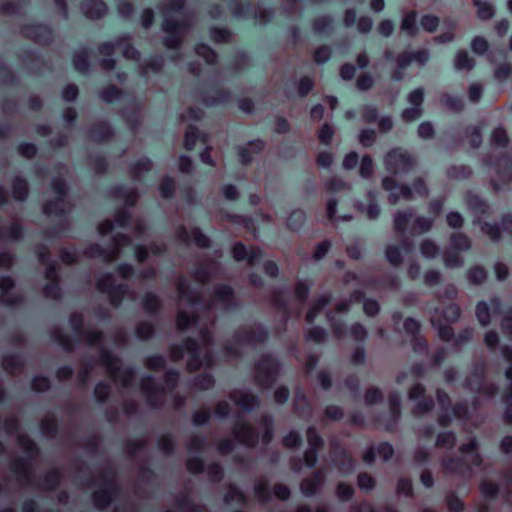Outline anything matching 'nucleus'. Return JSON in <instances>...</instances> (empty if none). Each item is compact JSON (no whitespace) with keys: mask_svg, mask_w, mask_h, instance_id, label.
Instances as JSON below:
<instances>
[{"mask_svg":"<svg viewBox=\"0 0 512 512\" xmlns=\"http://www.w3.org/2000/svg\"><path fill=\"white\" fill-rule=\"evenodd\" d=\"M178 314L177 326L180 330L196 329L199 341L189 338L184 346H173L170 356L173 360L181 359L184 352L188 354L187 368L189 371L201 367H209L213 363L211 354L212 340L209 328L214 324L215 310H228L235 305V297L229 286H219L213 297L204 303L198 292L191 290L186 279L178 282Z\"/></svg>","mask_w":512,"mask_h":512,"instance_id":"nucleus-1","label":"nucleus"},{"mask_svg":"<svg viewBox=\"0 0 512 512\" xmlns=\"http://www.w3.org/2000/svg\"><path fill=\"white\" fill-rule=\"evenodd\" d=\"M70 324L77 338H84L88 345L95 346L98 351L97 363L105 368L107 373L123 387H127L134 376V371L129 367H122L120 360L105 350L102 345V336L96 331L89 329L82 333L83 317L79 313L70 316Z\"/></svg>","mask_w":512,"mask_h":512,"instance_id":"nucleus-2","label":"nucleus"},{"mask_svg":"<svg viewBox=\"0 0 512 512\" xmlns=\"http://www.w3.org/2000/svg\"><path fill=\"white\" fill-rule=\"evenodd\" d=\"M184 0H170L163 10V31L168 34L164 45L168 49H177L190 25L183 11Z\"/></svg>","mask_w":512,"mask_h":512,"instance_id":"nucleus-3","label":"nucleus"},{"mask_svg":"<svg viewBox=\"0 0 512 512\" xmlns=\"http://www.w3.org/2000/svg\"><path fill=\"white\" fill-rule=\"evenodd\" d=\"M311 284L307 281H298L294 291L278 290L273 294V303L276 307L283 309L287 314L299 315L305 302Z\"/></svg>","mask_w":512,"mask_h":512,"instance_id":"nucleus-4","label":"nucleus"},{"mask_svg":"<svg viewBox=\"0 0 512 512\" xmlns=\"http://www.w3.org/2000/svg\"><path fill=\"white\" fill-rule=\"evenodd\" d=\"M266 338L267 331L260 325L243 327L236 332L233 342L226 347V351L230 357H235L244 346L263 342Z\"/></svg>","mask_w":512,"mask_h":512,"instance_id":"nucleus-5","label":"nucleus"},{"mask_svg":"<svg viewBox=\"0 0 512 512\" xmlns=\"http://www.w3.org/2000/svg\"><path fill=\"white\" fill-rule=\"evenodd\" d=\"M430 321L432 326L437 330L439 338L445 342L453 341L454 346L457 348H461L473 338L474 331L472 328H465L454 337L453 328L450 325H444L442 323L438 308L431 313Z\"/></svg>","mask_w":512,"mask_h":512,"instance_id":"nucleus-6","label":"nucleus"},{"mask_svg":"<svg viewBox=\"0 0 512 512\" xmlns=\"http://www.w3.org/2000/svg\"><path fill=\"white\" fill-rule=\"evenodd\" d=\"M384 166L390 174L401 176L409 173L414 168L415 160L407 151L395 148L385 155Z\"/></svg>","mask_w":512,"mask_h":512,"instance_id":"nucleus-7","label":"nucleus"},{"mask_svg":"<svg viewBox=\"0 0 512 512\" xmlns=\"http://www.w3.org/2000/svg\"><path fill=\"white\" fill-rule=\"evenodd\" d=\"M436 397L441 412L438 416V423L441 426H447L451 423L453 417L458 419H465L468 415L467 406L463 403L451 407L449 395L442 389L436 390Z\"/></svg>","mask_w":512,"mask_h":512,"instance_id":"nucleus-8","label":"nucleus"},{"mask_svg":"<svg viewBox=\"0 0 512 512\" xmlns=\"http://www.w3.org/2000/svg\"><path fill=\"white\" fill-rule=\"evenodd\" d=\"M97 288L103 293H107L110 302L118 306L124 298L135 300V293L125 285H115V278L112 274H105L97 283Z\"/></svg>","mask_w":512,"mask_h":512,"instance_id":"nucleus-9","label":"nucleus"},{"mask_svg":"<svg viewBox=\"0 0 512 512\" xmlns=\"http://www.w3.org/2000/svg\"><path fill=\"white\" fill-rule=\"evenodd\" d=\"M52 191L55 194L54 200H49L43 207V212L47 216H60L71 209V204L65 199L67 187L64 181L55 178L51 184Z\"/></svg>","mask_w":512,"mask_h":512,"instance_id":"nucleus-10","label":"nucleus"},{"mask_svg":"<svg viewBox=\"0 0 512 512\" xmlns=\"http://www.w3.org/2000/svg\"><path fill=\"white\" fill-rule=\"evenodd\" d=\"M113 244L111 249H103L98 244L91 245L84 251V255L87 258H101L105 262H112L116 260L122 247L131 244V240L125 235H116Z\"/></svg>","mask_w":512,"mask_h":512,"instance_id":"nucleus-11","label":"nucleus"},{"mask_svg":"<svg viewBox=\"0 0 512 512\" xmlns=\"http://www.w3.org/2000/svg\"><path fill=\"white\" fill-rule=\"evenodd\" d=\"M484 364L478 363L472 369L470 375L466 378L464 386L470 391L476 392L479 397L493 396L497 388L494 384L484 382Z\"/></svg>","mask_w":512,"mask_h":512,"instance_id":"nucleus-12","label":"nucleus"},{"mask_svg":"<svg viewBox=\"0 0 512 512\" xmlns=\"http://www.w3.org/2000/svg\"><path fill=\"white\" fill-rule=\"evenodd\" d=\"M279 365L270 355L262 356L255 366V380L261 387H269L276 380Z\"/></svg>","mask_w":512,"mask_h":512,"instance_id":"nucleus-13","label":"nucleus"},{"mask_svg":"<svg viewBox=\"0 0 512 512\" xmlns=\"http://www.w3.org/2000/svg\"><path fill=\"white\" fill-rule=\"evenodd\" d=\"M408 399L415 402L412 413L415 416H422L432 410L434 401L431 397L425 396V387L420 384H414L408 391Z\"/></svg>","mask_w":512,"mask_h":512,"instance_id":"nucleus-14","label":"nucleus"},{"mask_svg":"<svg viewBox=\"0 0 512 512\" xmlns=\"http://www.w3.org/2000/svg\"><path fill=\"white\" fill-rule=\"evenodd\" d=\"M37 254H38L39 260L43 264L47 265L45 275L48 280H51V283L46 285L44 288V295L47 298L58 299L60 297L61 290L56 281L57 280V272H56L55 264L50 263L47 260V258H46L47 253H46L45 247H39L37 249Z\"/></svg>","mask_w":512,"mask_h":512,"instance_id":"nucleus-15","label":"nucleus"},{"mask_svg":"<svg viewBox=\"0 0 512 512\" xmlns=\"http://www.w3.org/2000/svg\"><path fill=\"white\" fill-rule=\"evenodd\" d=\"M441 472L446 476L464 479L471 476L472 470L461 458L445 456L441 459Z\"/></svg>","mask_w":512,"mask_h":512,"instance_id":"nucleus-16","label":"nucleus"},{"mask_svg":"<svg viewBox=\"0 0 512 512\" xmlns=\"http://www.w3.org/2000/svg\"><path fill=\"white\" fill-rule=\"evenodd\" d=\"M382 188L388 192L390 204H396L400 199L411 200L413 191L406 184H399L393 177L387 176L382 180Z\"/></svg>","mask_w":512,"mask_h":512,"instance_id":"nucleus-17","label":"nucleus"},{"mask_svg":"<svg viewBox=\"0 0 512 512\" xmlns=\"http://www.w3.org/2000/svg\"><path fill=\"white\" fill-rule=\"evenodd\" d=\"M116 48H121L123 56L127 59H139L140 53L130 44V38L127 35L121 36L113 42L103 43L100 46V53L110 56Z\"/></svg>","mask_w":512,"mask_h":512,"instance_id":"nucleus-18","label":"nucleus"},{"mask_svg":"<svg viewBox=\"0 0 512 512\" xmlns=\"http://www.w3.org/2000/svg\"><path fill=\"white\" fill-rule=\"evenodd\" d=\"M308 449L304 452V462L309 468L314 467L317 463V451L323 446V439L317 433L314 426H309L306 431Z\"/></svg>","mask_w":512,"mask_h":512,"instance_id":"nucleus-19","label":"nucleus"},{"mask_svg":"<svg viewBox=\"0 0 512 512\" xmlns=\"http://www.w3.org/2000/svg\"><path fill=\"white\" fill-rule=\"evenodd\" d=\"M141 389L146 396L149 405L156 407L162 404L164 391L155 384L152 377H144L142 379Z\"/></svg>","mask_w":512,"mask_h":512,"instance_id":"nucleus-20","label":"nucleus"},{"mask_svg":"<svg viewBox=\"0 0 512 512\" xmlns=\"http://www.w3.org/2000/svg\"><path fill=\"white\" fill-rule=\"evenodd\" d=\"M330 457L332 462L337 466L339 472L343 475L353 471L354 465L346 451L337 444H332Z\"/></svg>","mask_w":512,"mask_h":512,"instance_id":"nucleus-21","label":"nucleus"},{"mask_svg":"<svg viewBox=\"0 0 512 512\" xmlns=\"http://www.w3.org/2000/svg\"><path fill=\"white\" fill-rule=\"evenodd\" d=\"M500 310V300L493 298L490 300V304L480 301L476 307V317L482 326H486L490 323L491 316L497 314Z\"/></svg>","mask_w":512,"mask_h":512,"instance_id":"nucleus-22","label":"nucleus"},{"mask_svg":"<svg viewBox=\"0 0 512 512\" xmlns=\"http://www.w3.org/2000/svg\"><path fill=\"white\" fill-rule=\"evenodd\" d=\"M496 178H492L495 190L501 189V184H507L512 180V160L503 158L496 163Z\"/></svg>","mask_w":512,"mask_h":512,"instance_id":"nucleus-23","label":"nucleus"},{"mask_svg":"<svg viewBox=\"0 0 512 512\" xmlns=\"http://www.w3.org/2000/svg\"><path fill=\"white\" fill-rule=\"evenodd\" d=\"M177 237L181 242L185 244L194 242L197 246L202 248L209 246L210 242L209 238L204 235L198 228L191 229V232L189 233L184 226H181L177 229Z\"/></svg>","mask_w":512,"mask_h":512,"instance_id":"nucleus-24","label":"nucleus"},{"mask_svg":"<svg viewBox=\"0 0 512 512\" xmlns=\"http://www.w3.org/2000/svg\"><path fill=\"white\" fill-rule=\"evenodd\" d=\"M115 480L113 476L107 477L104 482V487L98 489L94 493V504L98 508L106 507L112 500L113 493L115 491Z\"/></svg>","mask_w":512,"mask_h":512,"instance_id":"nucleus-25","label":"nucleus"},{"mask_svg":"<svg viewBox=\"0 0 512 512\" xmlns=\"http://www.w3.org/2000/svg\"><path fill=\"white\" fill-rule=\"evenodd\" d=\"M324 482L325 472L323 470H318L314 472V474L311 477L306 478L301 482V493L307 497L313 496L322 488Z\"/></svg>","mask_w":512,"mask_h":512,"instance_id":"nucleus-26","label":"nucleus"},{"mask_svg":"<svg viewBox=\"0 0 512 512\" xmlns=\"http://www.w3.org/2000/svg\"><path fill=\"white\" fill-rule=\"evenodd\" d=\"M23 33L39 44H48L52 40V30L42 24H33L24 28Z\"/></svg>","mask_w":512,"mask_h":512,"instance_id":"nucleus-27","label":"nucleus"},{"mask_svg":"<svg viewBox=\"0 0 512 512\" xmlns=\"http://www.w3.org/2000/svg\"><path fill=\"white\" fill-rule=\"evenodd\" d=\"M465 202L474 215L473 224H480L481 217L486 214L489 209L488 204L472 193L466 195Z\"/></svg>","mask_w":512,"mask_h":512,"instance_id":"nucleus-28","label":"nucleus"},{"mask_svg":"<svg viewBox=\"0 0 512 512\" xmlns=\"http://www.w3.org/2000/svg\"><path fill=\"white\" fill-rule=\"evenodd\" d=\"M393 455V447L387 442L380 443L377 447H369L364 454V461L368 464L372 463L376 456L383 461L388 460Z\"/></svg>","mask_w":512,"mask_h":512,"instance_id":"nucleus-29","label":"nucleus"},{"mask_svg":"<svg viewBox=\"0 0 512 512\" xmlns=\"http://www.w3.org/2000/svg\"><path fill=\"white\" fill-rule=\"evenodd\" d=\"M233 434L240 443L246 446H254L258 441V434L244 423H237Z\"/></svg>","mask_w":512,"mask_h":512,"instance_id":"nucleus-30","label":"nucleus"},{"mask_svg":"<svg viewBox=\"0 0 512 512\" xmlns=\"http://www.w3.org/2000/svg\"><path fill=\"white\" fill-rule=\"evenodd\" d=\"M230 398L244 410H252L258 405L257 398L245 390H234Z\"/></svg>","mask_w":512,"mask_h":512,"instance_id":"nucleus-31","label":"nucleus"},{"mask_svg":"<svg viewBox=\"0 0 512 512\" xmlns=\"http://www.w3.org/2000/svg\"><path fill=\"white\" fill-rule=\"evenodd\" d=\"M82 12L89 19H97L106 13V5L101 0H85L82 3Z\"/></svg>","mask_w":512,"mask_h":512,"instance_id":"nucleus-32","label":"nucleus"},{"mask_svg":"<svg viewBox=\"0 0 512 512\" xmlns=\"http://www.w3.org/2000/svg\"><path fill=\"white\" fill-rule=\"evenodd\" d=\"M232 254L235 260L241 261L244 259L248 260V263L253 265L262 255V251L258 248L251 249L247 252L245 246L238 242L232 248Z\"/></svg>","mask_w":512,"mask_h":512,"instance_id":"nucleus-33","label":"nucleus"},{"mask_svg":"<svg viewBox=\"0 0 512 512\" xmlns=\"http://www.w3.org/2000/svg\"><path fill=\"white\" fill-rule=\"evenodd\" d=\"M264 148V143L261 140H254L244 146L239 147L238 154L240 161L243 164H248L253 160L255 154H258Z\"/></svg>","mask_w":512,"mask_h":512,"instance_id":"nucleus-34","label":"nucleus"},{"mask_svg":"<svg viewBox=\"0 0 512 512\" xmlns=\"http://www.w3.org/2000/svg\"><path fill=\"white\" fill-rule=\"evenodd\" d=\"M0 302L9 305L18 302V297L14 293V283L9 277L0 278Z\"/></svg>","mask_w":512,"mask_h":512,"instance_id":"nucleus-35","label":"nucleus"},{"mask_svg":"<svg viewBox=\"0 0 512 512\" xmlns=\"http://www.w3.org/2000/svg\"><path fill=\"white\" fill-rule=\"evenodd\" d=\"M414 217V212L412 209H407L405 211H397L393 217L394 230L397 234L404 236L407 231L408 224Z\"/></svg>","mask_w":512,"mask_h":512,"instance_id":"nucleus-36","label":"nucleus"},{"mask_svg":"<svg viewBox=\"0 0 512 512\" xmlns=\"http://www.w3.org/2000/svg\"><path fill=\"white\" fill-rule=\"evenodd\" d=\"M478 442L476 438L470 439L467 444H463L459 447V451L470 461L474 466H480L482 458L477 452Z\"/></svg>","mask_w":512,"mask_h":512,"instance_id":"nucleus-37","label":"nucleus"},{"mask_svg":"<svg viewBox=\"0 0 512 512\" xmlns=\"http://www.w3.org/2000/svg\"><path fill=\"white\" fill-rule=\"evenodd\" d=\"M294 410L297 415L304 419H309L312 415V408L303 392L298 390L293 400Z\"/></svg>","mask_w":512,"mask_h":512,"instance_id":"nucleus-38","label":"nucleus"},{"mask_svg":"<svg viewBox=\"0 0 512 512\" xmlns=\"http://www.w3.org/2000/svg\"><path fill=\"white\" fill-rule=\"evenodd\" d=\"M367 197L369 199V204L367 206L360 202L356 203L355 206L361 213L365 214L367 218L374 220L378 218L380 214V208L375 201V194L372 191L367 193Z\"/></svg>","mask_w":512,"mask_h":512,"instance_id":"nucleus-39","label":"nucleus"},{"mask_svg":"<svg viewBox=\"0 0 512 512\" xmlns=\"http://www.w3.org/2000/svg\"><path fill=\"white\" fill-rule=\"evenodd\" d=\"M331 300V295L326 293V294H323L321 296H319L318 298H316L311 306V308L309 309V311L307 312L306 314V321L308 323H312L317 314L320 313L323 308L330 302Z\"/></svg>","mask_w":512,"mask_h":512,"instance_id":"nucleus-40","label":"nucleus"},{"mask_svg":"<svg viewBox=\"0 0 512 512\" xmlns=\"http://www.w3.org/2000/svg\"><path fill=\"white\" fill-rule=\"evenodd\" d=\"M400 404H401V397L398 393L396 392H392L390 393L389 395V407H390V414H391V422L390 423H387L385 425V428L387 430H391L394 426V424L396 423V421L398 420L399 416H400V412H401V408H400Z\"/></svg>","mask_w":512,"mask_h":512,"instance_id":"nucleus-41","label":"nucleus"},{"mask_svg":"<svg viewBox=\"0 0 512 512\" xmlns=\"http://www.w3.org/2000/svg\"><path fill=\"white\" fill-rule=\"evenodd\" d=\"M451 248L458 251H468L472 247L471 239L464 233H452L450 235Z\"/></svg>","mask_w":512,"mask_h":512,"instance_id":"nucleus-42","label":"nucleus"},{"mask_svg":"<svg viewBox=\"0 0 512 512\" xmlns=\"http://www.w3.org/2000/svg\"><path fill=\"white\" fill-rule=\"evenodd\" d=\"M218 271V264L210 262L204 266H200L193 274L196 281L204 283L208 281L212 275Z\"/></svg>","mask_w":512,"mask_h":512,"instance_id":"nucleus-43","label":"nucleus"},{"mask_svg":"<svg viewBox=\"0 0 512 512\" xmlns=\"http://www.w3.org/2000/svg\"><path fill=\"white\" fill-rule=\"evenodd\" d=\"M151 168L152 162L148 158H141L131 165L130 172L135 180H140Z\"/></svg>","mask_w":512,"mask_h":512,"instance_id":"nucleus-44","label":"nucleus"},{"mask_svg":"<svg viewBox=\"0 0 512 512\" xmlns=\"http://www.w3.org/2000/svg\"><path fill=\"white\" fill-rule=\"evenodd\" d=\"M502 356L510 363V366L505 371L506 379L508 380V388L506 391V398L512 399V347L503 346L501 348Z\"/></svg>","mask_w":512,"mask_h":512,"instance_id":"nucleus-45","label":"nucleus"},{"mask_svg":"<svg viewBox=\"0 0 512 512\" xmlns=\"http://www.w3.org/2000/svg\"><path fill=\"white\" fill-rule=\"evenodd\" d=\"M416 17V12L410 11L406 13L402 18L401 30L406 32L410 36H414L418 32V28L416 25Z\"/></svg>","mask_w":512,"mask_h":512,"instance_id":"nucleus-46","label":"nucleus"},{"mask_svg":"<svg viewBox=\"0 0 512 512\" xmlns=\"http://www.w3.org/2000/svg\"><path fill=\"white\" fill-rule=\"evenodd\" d=\"M304 221H305L304 211L301 209H295L290 213V215L287 219L286 226L291 231H298L302 227Z\"/></svg>","mask_w":512,"mask_h":512,"instance_id":"nucleus-47","label":"nucleus"},{"mask_svg":"<svg viewBox=\"0 0 512 512\" xmlns=\"http://www.w3.org/2000/svg\"><path fill=\"white\" fill-rule=\"evenodd\" d=\"M475 65L474 59L469 57L464 50L458 51L455 57L454 66L456 70H471Z\"/></svg>","mask_w":512,"mask_h":512,"instance_id":"nucleus-48","label":"nucleus"},{"mask_svg":"<svg viewBox=\"0 0 512 512\" xmlns=\"http://www.w3.org/2000/svg\"><path fill=\"white\" fill-rule=\"evenodd\" d=\"M443 262L448 268H459L464 265V259L454 249H449L444 252Z\"/></svg>","mask_w":512,"mask_h":512,"instance_id":"nucleus-49","label":"nucleus"},{"mask_svg":"<svg viewBox=\"0 0 512 512\" xmlns=\"http://www.w3.org/2000/svg\"><path fill=\"white\" fill-rule=\"evenodd\" d=\"M164 250H165L164 246L153 244V245L149 246L148 248L142 247V246H137L135 248V253H136V257H137L138 261L143 262L148 258L150 253L152 255H158V254L162 253Z\"/></svg>","mask_w":512,"mask_h":512,"instance_id":"nucleus-50","label":"nucleus"},{"mask_svg":"<svg viewBox=\"0 0 512 512\" xmlns=\"http://www.w3.org/2000/svg\"><path fill=\"white\" fill-rule=\"evenodd\" d=\"M12 194L16 200L23 201L28 195V183L22 178H15L12 187Z\"/></svg>","mask_w":512,"mask_h":512,"instance_id":"nucleus-51","label":"nucleus"},{"mask_svg":"<svg viewBox=\"0 0 512 512\" xmlns=\"http://www.w3.org/2000/svg\"><path fill=\"white\" fill-rule=\"evenodd\" d=\"M472 170L470 167L465 165H454L448 168L447 176L450 179L462 180L470 177Z\"/></svg>","mask_w":512,"mask_h":512,"instance_id":"nucleus-52","label":"nucleus"},{"mask_svg":"<svg viewBox=\"0 0 512 512\" xmlns=\"http://www.w3.org/2000/svg\"><path fill=\"white\" fill-rule=\"evenodd\" d=\"M434 225V219L424 216H417L413 220V232L415 233H426L432 229Z\"/></svg>","mask_w":512,"mask_h":512,"instance_id":"nucleus-53","label":"nucleus"},{"mask_svg":"<svg viewBox=\"0 0 512 512\" xmlns=\"http://www.w3.org/2000/svg\"><path fill=\"white\" fill-rule=\"evenodd\" d=\"M73 65L74 68L79 72H86L88 70V51L86 49H80L75 52L73 57Z\"/></svg>","mask_w":512,"mask_h":512,"instance_id":"nucleus-54","label":"nucleus"},{"mask_svg":"<svg viewBox=\"0 0 512 512\" xmlns=\"http://www.w3.org/2000/svg\"><path fill=\"white\" fill-rule=\"evenodd\" d=\"M480 226V230L483 234H485L486 236L489 237L490 240L492 241H499L500 240V236H501V232H500V227L497 223H487V222H483L482 220L480 221V224H478Z\"/></svg>","mask_w":512,"mask_h":512,"instance_id":"nucleus-55","label":"nucleus"},{"mask_svg":"<svg viewBox=\"0 0 512 512\" xmlns=\"http://www.w3.org/2000/svg\"><path fill=\"white\" fill-rule=\"evenodd\" d=\"M420 252L427 259L435 258L439 253L438 245L431 239H425L420 243Z\"/></svg>","mask_w":512,"mask_h":512,"instance_id":"nucleus-56","label":"nucleus"},{"mask_svg":"<svg viewBox=\"0 0 512 512\" xmlns=\"http://www.w3.org/2000/svg\"><path fill=\"white\" fill-rule=\"evenodd\" d=\"M456 444V436L453 432H442L437 436L436 447L451 450Z\"/></svg>","mask_w":512,"mask_h":512,"instance_id":"nucleus-57","label":"nucleus"},{"mask_svg":"<svg viewBox=\"0 0 512 512\" xmlns=\"http://www.w3.org/2000/svg\"><path fill=\"white\" fill-rule=\"evenodd\" d=\"M440 103L451 111H461L463 109V102L460 98L449 95L447 93L441 95Z\"/></svg>","mask_w":512,"mask_h":512,"instance_id":"nucleus-58","label":"nucleus"},{"mask_svg":"<svg viewBox=\"0 0 512 512\" xmlns=\"http://www.w3.org/2000/svg\"><path fill=\"white\" fill-rule=\"evenodd\" d=\"M487 278L485 269L481 266H474L467 272V279L471 284H482Z\"/></svg>","mask_w":512,"mask_h":512,"instance_id":"nucleus-59","label":"nucleus"},{"mask_svg":"<svg viewBox=\"0 0 512 512\" xmlns=\"http://www.w3.org/2000/svg\"><path fill=\"white\" fill-rule=\"evenodd\" d=\"M114 193L116 197L123 198L128 206L134 205L138 198V194L134 189H127L125 187L116 188Z\"/></svg>","mask_w":512,"mask_h":512,"instance_id":"nucleus-60","label":"nucleus"},{"mask_svg":"<svg viewBox=\"0 0 512 512\" xmlns=\"http://www.w3.org/2000/svg\"><path fill=\"white\" fill-rule=\"evenodd\" d=\"M163 65L162 57H154L140 65V73L143 76L148 75L149 72H158Z\"/></svg>","mask_w":512,"mask_h":512,"instance_id":"nucleus-61","label":"nucleus"},{"mask_svg":"<svg viewBox=\"0 0 512 512\" xmlns=\"http://www.w3.org/2000/svg\"><path fill=\"white\" fill-rule=\"evenodd\" d=\"M327 318L330 322L331 328L333 330L334 336L337 339H343L346 335L345 325L336 319L334 312L329 311L327 313Z\"/></svg>","mask_w":512,"mask_h":512,"instance_id":"nucleus-62","label":"nucleus"},{"mask_svg":"<svg viewBox=\"0 0 512 512\" xmlns=\"http://www.w3.org/2000/svg\"><path fill=\"white\" fill-rule=\"evenodd\" d=\"M461 316L460 307L457 304H450L442 311L443 320L448 323H455Z\"/></svg>","mask_w":512,"mask_h":512,"instance_id":"nucleus-63","label":"nucleus"},{"mask_svg":"<svg viewBox=\"0 0 512 512\" xmlns=\"http://www.w3.org/2000/svg\"><path fill=\"white\" fill-rule=\"evenodd\" d=\"M332 19L328 16H321L315 19L313 29L318 34H325L332 30Z\"/></svg>","mask_w":512,"mask_h":512,"instance_id":"nucleus-64","label":"nucleus"}]
</instances>
